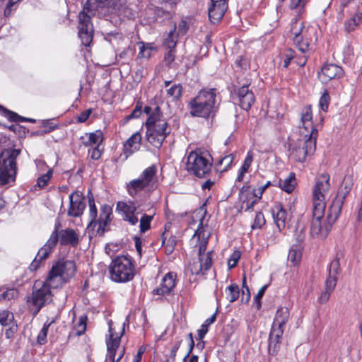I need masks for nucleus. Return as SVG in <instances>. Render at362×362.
Wrapping results in <instances>:
<instances>
[{"label":"nucleus","mask_w":362,"mask_h":362,"mask_svg":"<svg viewBox=\"0 0 362 362\" xmlns=\"http://www.w3.org/2000/svg\"><path fill=\"white\" fill-rule=\"evenodd\" d=\"M112 214V211L110 206L108 205H104L102 206L100 210V214L99 218L93 222L95 224H98V230H102L104 232L105 230V227L110 223L111 221V215Z\"/></svg>","instance_id":"bb28decb"},{"label":"nucleus","mask_w":362,"mask_h":362,"mask_svg":"<svg viewBox=\"0 0 362 362\" xmlns=\"http://www.w3.org/2000/svg\"><path fill=\"white\" fill-rule=\"evenodd\" d=\"M91 112H92L91 109H88L86 111L81 112L77 117V122H80V123L85 122L89 117Z\"/></svg>","instance_id":"680f3d73"},{"label":"nucleus","mask_w":362,"mask_h":362,"mask_svg":"<svg viewBox=\"0 0 362 362\" xmlns=\"http://www.w3.org/2000/svg\"><path fill=\"white\" fill-rule=\"evenodd\" d=\"M353 185H354V180H353L352 176L346 175L343 180L341 189H340L337 197H338L339 198H343V199H345L347 194L349 193V192L352 189Z\"/></svg>","instance_id":"2f4dec72"},{"label":"nucleus","mask_w":362,"mask_h":362,"mask_svg":"<svg viewBox=\"0 0 362 362\" xmlns=\"http://www.w3.org/2000/svg\"><path fill=\"white\" fill-rule=\"evenodd\" d=\"M252 160H253V153L252 151H248L247 153V156L243 161L242 167L244 169H246L247 170H248V169L251 166Z\"/></svg>","instance_id":"13d9d810"},{"label":"nucleus","mask_w":362,"mask_h":362,"mask_svg":"<svg viewBox=\"0 0 362 362\" xmlns=\"http://www.w3.org/2000/svg\"><path fill=\"white\" fill-rule=\"evenodd\" d=\"M0 110H2L4 111V112L5 113V116L7 117L11 121L17 122L27 120L26 119H24L18 115L16 113L4 108L1 105H0ZM28 120L30 122H34V119H29Z\"/></svg>","instance_id":"37998d69"},{"label":"nucleus","mask_w":362,"mask_h":362,"mask_svg":"<svg viewBox=\"0 0 362 362\" xmlns=\"http://www.w3.org/2000/svg\"><path fill=\"white\" fill-rule=\"evenodd\" d=\"M18 291L15 288H10L5 291L1 295V299L10 300L18 296Z\"/></svg>","instance_id":"864d4df0"},{"label":"nucleus","mask_w":362,"mask_h":362,"mask_svg":"<svg viewBox=\"0 0 362 362\" xmlns=\"http://www.w3.org/2000/svg\"><path fill=\"white\" fill-rule=\"evenodd\" d=\"M14 320L13 314L8 310H3L0 313V324L2 326L10 325Z\"/></svg>","instance_id":"ea45409f"},{"label":"nucleus","mask_w":362,"mask_h":362,"mask_svg":"<svg viewBox=\"0 0 362 362\" xmlns=\"http://www.w3.org/2000/svg\"><path fill=\"white\" fill-rule=\"evenodd\" d=\"M302 257L301 248L299 245L293 246L288 252V260L293 265H297L300 262Z\"/></svg>","instance_id":"473e14b6"},{"label":"nucleus","mask_w":362,"mask_h":362,"mask_svg":"<svg viewBox=\"0 0 362 362\" xmlns=\"http://www.w3.org/2000/svg\"><path fill=\"white\" fill-rule=\"evenodd\" d=\"M329 100H330V98H329V93L327 90H325L324 92V93L322 94V95L320 97V101H319L320 108L324 112H327L328 110Z\"/></svg>","instance_id":"8fccbe9b"},{"label":"nucleus","mask_w":362,"mask_h":362,"mask_svg":"<svg viewBox=\"0 0 362 362\" xmlns=\"http://www.w3.org/2000/svg\"><path fill=\"white\" fill-rule=\"evenodd\" d=\"M153 219V216L144 214L141 219L139 223L140 232L145 233L150 228L151 222Z\"/></svg>","instance_id":"a19ab883"},{"label":"nucleus","mask_w":362,"mask_h":362,"mask_svg":"<svg viewBox=\"0 0 362 362\" xmlns=\"http://www.w3.org/2000/svg\"><path fill=\"white\" fill-rule=\"evenodd\" d=\"M325 209H319L313 207V219L310 224V234L313 237L325 238L329 232L332 225L326 221L322 224Z\"/></svg>","instance_id":"f8f14e48"},{"label":"nucleus","mask_w":362,"mask_h":362,"mask_svg":"<svg viewBox=\"0 0 362 362\" xmlns=\"http://www.w3.org/2000/svg\"><path fill=\"white\" fill-rule=\"evenodd\" d=\"M52 175V170L49 169L47 173L42 175L37 179V185L40 188L45 187Z\"/></svg>","instance_id":"de8ad7c7"},{"label":"nucleus","mask_w":362,"mask_h":362,"mask_svg":"<svg viewBox=\"0 0 362 362\" xmlns=\"http://www.w3.org/2000/svg\"><path fill=\"white\" fill-rule=\"evenodd\" d=\"M274 222L279 231L285 228L287 221V214L281 204H277L272 209Z\"/></svg>","instance_id":"a878e982"},{"label":"nucleus","mask_w":362,"mask_h":362,"mask_svg":"<svg viewBox=\"0 0 362 362\" xmlns=\"http://www.w3.org/2000/svg\"><path fill=\"white\" fill-rule=\"evenodd\" d=\"M162 243H163V245H164L165 247V252L170 255L173 252L175 247L176 245V243H177L176 237L174 235H171L168 238H167V237L165 236V234L163 233L162 234Z\"/></svg>","instance_id":"72a5a7b5"},{"label":"nucleus","mask_w":362,"mask_h":362,"mask_svg":"<svg viewBox=\"0 0 362 362\" xmlns=\"http://www.w3.org/2000/svg\"><path fill=\"white\" fill-rule=\"evenodd\" d=\"M233 160V154H228L227 156H225L218 160L217 166L223 167L222 168L220 169L221 171H226L231 165Z\"/></svg>","instance_id":"58836bf2"},{"label":"nucleus","mask_w":362,"mask_h":362,"mask_svg":"<svg viewBox=\"0 0 362 362\" xmlns=\"http://www.w3.org/2000/svg\"><path fill=\"white\" fill-rule=\"evenodd\" d=\"M343 69L335 64H325L318 72V78L322 83H327L331 80L340 78L344 76Z\"/></svg>","instance_id":"2eb2a0df"},{"label":"nucleus","mask_w":362,"mask_h":362,"mask_svg":"<svg viewBox=\"0 0 362 362\" xmlns=\"http://www.w3.org/2000/svg\"><path fill=\"white\" fill-rule=\"evenodd\" d=\"M240 258V252L239 251H235L230 257L228 264L229 268H233L236 266L239 259Z\"/></svg>","instance_id":"6e6d98bb"},{"label":"nucleus","mask_w":362,"mask_h":362,"mask_svg":"<svg viewBox=\"0 0 362 362\" xmlns=\"http://www.w3.org/2000/svg\"><path fill=\"white\" fill-rule=\"evenodd\" d=\"M157 171V166L154 164L146 168L138 178L131 180L128 183L127 191L129 194L133 197L141 190L148 192L154 191L158 185Z\"/></svg>","instance_id":"0eeeda50"},{"label":"nucleus","mask_w":362,"mask_h":362,"mask_svg":"<svg viewBox=\"0 0 362 362\" xmlns=\"http://www.w3.org/2000/svg\"><path fill=\"white\" fill-rule=\"evenodd\" d=\"M141 135L139 132L133 134L124 144V153L127 157L132 155L140 148Z\"/></svg>","instance_id":"393cba45"},{"label":"nucleus","mask_w":362,"mask_h":362,"mask_svg":"<svg viewBox=\"0 0 362 362\" xmlns=\"http://www.w3.org/2000/svg\"><path fill=\"white\" fill-rule=\"evenodd\" d=\"M303 29V24L299 23L297 21L291 25V28L293 43L302 54H305L309 47L308 40L304 39Z\"/></svg>","instance_id":"f3484780"},{"label":"nucleus","mask_w":362,"mask_h":362,"mask_svg":"<svg viewBox=\"0 0 362 362\" xmlns=\"http://www.w3.org/2000/svg\"><path fill=\"white\" fill-rule=\"evenodd\" d=\"M249 87L250 83H244L236 91L239 105L245 110H250L255 100L254 93Z\"/></svg>","instance_id":"a211bd4d"},{"label":"nucleus","mask_w":362,"mask_h":362,"mask_svg":"<svg viewBox=\"0 0 362 362\" xmlns=\"http://www.w3.org/2000/svg\"><path fill=\"white\" fill-rule=\"evenodd\" d=\"M212 158L206 153L192 151L187 162V170L191 174L198 177H204L211 170Z\"/></svg>","instance_id":"6e6552de"},{"label":"nucleus","mask_w":362,"mask_h":362,"mask_svg":"<svg viewBox=\"0 0 362 362\" xmlns=\"http://www.w3.org/2000/svg\"><path fill=\"white\" fill-rule=\"evenodd\" d=\"M37 286L38 284L36 282L34 285L36 289L33 291L31 296L28 300V303L35 307V313H37L45 305L52 301L51 291L42 285L39 288H37Z\"/></svg>","instance_id":"4468645a"},{"label":"nucleus","mask_w":362,"mask_h":362,"mask_svg":"<svg viewBox=\"0 0 362 362\" xmlns=\"http://www.w3.org/2000/svg\"><path fill=\"white\" fill-rule=\"evenodd\" d=\"M216 318V313H214L211 317L206 319L198 330L199 339H202L208 332V327L214 323Z\"/></svg>","instance_id":"c9c22d12"},{"label":"nucleus","mask_w":362,"mask_h":362,"mask_svg":"<svg viewBox=\"0 0 362 362\" xmlns=\"http://www.w3.org/2000/svg\"><path fill=\"white\" fill-rule=\"evenodd\" d=\"M59 226L55 225L54 230L51 233L49 238L46 243L39 250L35 259L30 264L32 269H36L40 263L46 259L58 242L63 246H71L76 247L80 243V233L78 230L66 228L59 230Z\"/></svg>","instance_id":"f03ea898"},{"label":"nucleus","mask_w":362,"mask_h":362,"mask_svg":"<svg viewBox=\"0 0 362 362\" xmlns=\"http://www.w3.org/2000/svg\"><path fill=\"white\" fill-rule=\"evenodd\" d=\"M207 246V240H203L199 244V257H202L204 255H206L207 253H205Z\"/></svg>","instance_id":"69168bd1"},{"label":"nucleus","mask_w":362,"mask_h":362,"mask_svg":"<svg viewBox=\"0 0 362 362\" xmlns=\"http://www.w3.org/2000/svg\"><path fill=\"white\" fill-rule=\"evenodd\" d=\"M90 158L93 160H98L100 158L102 151L100 149V146L98 145L96 147L88 151Z\"/></svg>","instance_id":"052dcab7"},{"label":"nucleus","mask_w":362,"mask_h":362,"mask_svg":"<svg viewBox=\"0 0 362 362\" xmlns=\"http://www.w3.org/2000/svg\"><path fill=\"white\" fill-rule=\"evenodd\" d=\"M284 66L288 67V66L290 64V62L291 59H294L295 57V52L291 49H288L285 51L284 54Z\"/></svg>","instance_id":"5fc2aeb1"},{"label":"nucleus","mask_w":362,"mask_h":362,"mask_svg":"<svg viewBox=\"0 0 362 362\" xmlns=\"http://www.w3.org/2000/svg\"><path fill=\"white\" fill-rule=\"evenodd\" d=\"M176 27L174 25L173 30H170L168 35V37L165 39L164 45L168 49H174L177 44V37L175 34Z\"/></svg>","instance_id":"4c0bfd02"},{"label":"nucleus","mask_w":362,"mask_h":362,"mask_svg":"<svg viewBox=\"0 0 362 362\" xmlns=\"http://www.w3.org/2000/svg\"><path fill=\"white\" fill-rule=\"evenodd\" d=\"M300 136L292 149L291 156L298 162L303 163L307 156L313 155L316 149L318 131L313 121L311 106H305L301 112Z\"/></svg>","instance_id":"f257e3e1"},{"label":"nucleus","mask_w":362,"mask_h":362,"mask_svg":"<svg viewBox=\"0 0 362 362\" xmlns=\"http://www.w3.org/2000/svg\"><path fill=\"white\" fill-rule=\"evenodd\" d=\"M110 279L115 282L125 283L130 281L135 276V266L129 256L116 257L109 266Z\"/></svg>","instance_id":"39448f33"},{"label":"nucleus","mask_w":362,"mask_h":362,"mask_svg":"<svg viewBox=\"0 0 362 362\" xmlns=\"http://www.w3.org/2000/svg\"><path fill=\"white\" fill-rule=\"evenodd\" d=\"M89 216L90 218V224L93 223L97 217V208L95 204L93 198H89Z\"/></svg>","instance_id":"3c124183"},{"label":"nucleus","mask_w":362,"mask_h":362,"mask_svg":"<svg viewBox=\"0 0 362 362\" xmlns=\"http://www.w3.org/2000/svg\"><path fill=\"white\" fill-rule=\"evenodd\" d=\"M188 29V26L185 21L182 20L178 25L177 35H185Z\"/></svg>","instance_id":"0e129e2a"},{"label":"nucleus","mask_w":362,"mask_h":362,"mask_svg":"<svg viewBox=\"0 0 362 362\" xmlns=\"http://www.w3.org/2000/svg\"><path fill=\"white\" fill-rule=\"evenodd\" d=\"M218 92L215 88L201 90L189 102L190 114L194 117L208 118L217 110Z\"/></svg>","instance_id":"7ed1b4c3"},{"label":"nucleus","mask_w":362,"mask_h":362,"mask_svg":"<svg viewBox=\"0 0 362 362\" xmlns=\"http://www.w3.org/2000/svg\"><path fill=\"white\" fill-rule=\"evenodd\" d=\"M296 235V240L298 243H302L305 239L304 228H303V226H300V224L297 225Z\"/></svg>","instance_id":"4d7b16f0"},{"label":"nucleus","mask_w":362,"mask_h":362,"mask_svg":"<svg viewBox=\"0 0 362 362\" xmlns=\"http://www.w3.org/2000/svg\"><path fill=\"white\" fill-rule=\"evenodd\" d=\"M344 200L343 198L337 197L329 208L326 221L332 226L337 221L341 213Z\"/></svg>","instance_id":"b1692460"},{"label":"nucleus","mask_w":362,"mask_h":362,"mask_svg":"<svg viewBox=\"0 0 362 362\" xmlns=\"http://www.w3.org/2000/svg\"><path fill=\"white\" fill-rule=\"evenodd\" d=\"M124 323L121 325L119 333L115 332V327H113L112 321L108 322L109 336L106 339V344L107 349V358L110 362H119L124 354L125 349L120 346L121 337L124 333Z\"/></svg>","instance_id":"1a4fd4ad"},{"label":"nucleus","mask_w":362,"mask_h":362,"mask_svg":"<svg viewBox=\"0 0 362 362\" xmlns=\"http://www.w3.org/2000/svg\"><path fill=\"white\" fill-rule=\"evenodd\" d=\"M226 298L230 303L235 301L240 295L239 287L236 284H232L226 289Z\"/></svg>","instance_id":"f704fd0d"},{"label":"nucleus","mask_w":362,"mask_h":362,"mask_svg":"<svg viewBox=\"0 0 362 362\" xmlns=\"http://www.w3.org/2000/svg\"><path fill=\"white\" fill-rule=\"evenodd\" d=\"M51 324H52V322L45 323L43 327L40 330V332L37 336V342L40 344H44L46 343L48 328L51 325Z\"/></svg>","instance_id":"c03bdc74"},{"label":"nucleus","mask_w":362,"mask_h":362,"mask_svg":"<svg viewBox=\"0 0 362 362\" xmlns=\"http://www.w3.org/2000/svg\"><path fill=\"white\" fill-rule=\"evenodd\" d=\"M69 207L67 215L70 217L81 216L86 208L85 198L78 192H75L69 195Z\"/></svg>","instance_id":"dca6fc26"},{"label":"nucleus","mask_w":362,"mask_h":362,"mask_svg":"<svg viewBox=\"0 0 362 362\" xmlns=\"http://www.w3.org/2000/svg\"><path fill=\"white\" fill-rule=\"evenodd\" d=\"M340 272V262L339 257L337 256L335 259H334L329 264V274H332L333 276H337V274Z\"/></svg>","instance_id":"49530a36"},{"label":"nucleus","mask_w":362,"mask_h":362,"mask_svg":"<svg viewBox=\"0 0 362 362\" xmlns=\"http://www.w3.org/2000/svg\"><path fill=\"white\" fill-rule=\"evenodd\" d=\"M78 37L82 45L90 46L93 37V28L90 22V17L84 12H80L78 15Z\"/></svg>","instance_id":"ddd939ff"},{"label":"nucleus","mask_w":362,"mask_h":362,"mask_svg":"<svg viewBox=\"0 0 362 362\" xmlns=\"http://www.w3.org/2000/svg\"><path fill=\"white\" fill-rule=\"evenodd\" d=\"M239 198L243 204L248 200H252V199H254L252 194V192H250L248 187H243L240 190Z\"/></svg>","instance_id":"09e8293b"},{"label":"nucleus","mask_w":362,"mask_h":362,"mask_svg":"<svg viewBox=\"0 0 362 362\" xmlns=\"http://www.w3.org/2000/svg\"><path fill=\"white\" fill-rule=\"evenodd\" d=\"M139 52L138 54L139 57H145L147 58L150 56V52L148 51H146V48L144 44L141 45L139 47Z\"/></svg>","instance_id":"774afa93"},{"label":"nucleus","mask_w":362,"mask_h":362,"mask_svg":"<svg viewBox=\"0 0 362 362\" xmlns=\"http://www.w3.org/2000/svg\"><path fill=\"white\" fill-rule=\"evenodd\" d=\"M290 320V310L287 307H279L273 320L269 334V346L279 343L286 326Z\"/></svg>","instance_id":"9d476101"},{"label":"nucleus","mask_w":362,"mask_h":362,"mask_svg":"<svg viewBox=\"0 0 362 362\" xmlns=\"http://www.w3.org/2000/svg\"><path fill=\"white\" fill-rule=\"evenodd\" d=\"M330 187L329 175L321 174L317 179L313 188V207L325 209V197Z\"/></svg>","instance_id":"9b49d317"},{"label":"nucleus","mask_w":362,"mask_h":362,"mask_svg":"<svg viewBox=\"0 0 362 362\" xmlns=\"http://www.w3.org/2000/svg\"><path fill=\"white\" fill-rule=\"evenodd\" d=\"M52 268H56L55 271L58 273L66 282L71 278L76 272V265L74 262L71 260L59 261Z\"/></svg>","instance_id":"4be33fe9"},{"label":"nucleus","mask_w":362,"mask_h":362,"mask_svg":"<svg viewBox=\"0 0 362 362\" xmlns=\"http://www.w3.org/2000/svg\"><path fill=\"white\" fill-rule=\"evenodd\" d=\"M116 209L122 214L123 219L131 225L134 226L138 223L139 219L136 216L137 208L133 202H119Z\"/></svg>","instance_id":"aec40b11"},{"label":"nucleus","mask_w":362,"mask_h":362,"mask_svg":"<svg viewBox=\"0 0 362 362\" xmlns=\"http://www.w3.org/2000/svg\"><path fill=\"white\" fill-rule=\"evenodd\" d=\"M211 3V6L209 8V18L211 23H216L219 22L224 16L227 10V4L226 1Z\"/></svg>","instance_id":"5701e85b"},{"label":"nucleus","mask_w":362,"mask_h":362,"mask_svg":"<svg viewBox=\"0 0 362 362\" xmlns=\"http://www.w3.org/2000/svg\"><path fill=\"white\" fill-rule=\"evenodd\" d=\"M337 276L329 274L325 281V290L319 297V301L320 303H325L329 300L331 293L337 285Z\"/></svg>","instance_id":"cd10ccee"},{"label":"nucleus","mask_w":362,"mask_h":362,"mask_svg":"<svg viewBox=\"0 0 362 362\" xmlns=\"http://www.w3.org/2000/svg\"><path fill=\"white\" fill-rule=\"evenodd\" d=\"M87 317L82 315L79 318V321L75 325L76 334L79 336L83 334L86 329Z\"/></svg>","instance_id":"79ce46f5"},{"label":"nucleus","mask_w":362,"mask_h":362,"mask_svg":"<svg viewBox=\"0 0 362 362\" xmlns=\"http://www.w3.org/2000/svg\"><path fill=\"white\" fill-rule=\"evenodd\" d=\"M306 4L305 0H291L289 8L295 10L297 15H301L304 12V8Z\"/></svg>","instance_id":"e433bc0d"},{"label":"nucleus","mask_w":362,"mask_h":362,"mask_svg":"<svg viewBox=\"0 0 362 362\" xmlns=\"http://www.w3.org/2000/svg\"><path fill=\"white\" fill-rule=\"evenodd\" d=\"M146 138L149 143L156 148H160L170 133V128L163 118L159 107L154 109L153 113L146 122Z\"/></svg>","instance_id":"20e7f679"},{"label":"nucleus","mask_w":362,"mask_h":362,"mask_svg":"<svg viewBox=\"0 0 362 362\" xmlns=\"http://www.w3.org/2000/svg\"><path fill=\"white\" fill-rule=\"evenodd\" d=\"M83 144L85 146H90L93 144H100L103 141V134L100 130H97L91 133H86L81 137Z\"/></svg>","instance_id":"c756f323"},{"label":"nucleus","mask_w":362,"mask_h":362,"mask_svg":"<svg viewBox=\"0 0 362 362\" xmlns=\"http://www.w3.org/2000/svg\"><path fill=\"white\" fill-rule=\"evenodd\" d=\"M358 23L356 17H354L345 23L346 29L349 32H350L355 28V27L357 25Z\"/></svg>","instance_id":"e2e57ef3"},{"label":"nucleus","mask_w":362,"mask_h":362,"mask_svg":"<svg viewBox=\"0 0 362 362\" xmlns=\"http://www.w3.org/2000/svg\"><path fill=\"white\" fill-rule=\"evenodd\" d=\"M56 268H52L49 274L43 283L42 286H46L49 290L51 288H57L61 286L66 281L55 271Z\"/></svg>","instance_id":"c85d7f7f"},{"label":"nucleus","mask_w":362,"mask_h":362,"mask_svg":"<svg viewBox=\"0 0 362 362\" xmlns=\"http://www.w3.org/2000/svg\"><path fill=\"white\" fill-rule=\"evenodd\" d=\"M175 59V54L173 52V49H169L168 52L165 54L164 61L165 62L169 65L171 62H173Z\"/></svg>","instance_id":"338daca9"},{"label":"nucleus","mask_w":362,"mask_h":362,"mask_svg":"<svg viewBox=\"0 0 362 362\" xmlns=\"http://www.w3.org/2000/svg\"><path fill=\"white\" fill-rule=\"evenodd\" d=\"M265 223V219L263 214L262 212H257L256 214L254 223L252 226L253 229L260 228Z\"/></svg>","instance_id":"603ef678"},{"label":"nucleus","mask_w":362,"mask_h":362,"mask_svg":"<svg viewBox=\"0 0 362 362\" xmlns=\"http://www.w3.org/2000/svg\"><path fill=\"white\" fill-rule=\"evenodd\" d=\"M296 184L295 173H291L286 178L279 180V187L286 192L291 193L294 190Z\"/></svg>","instance_id":"7c9ffc66"},{"label":"nucleus","mask_w":362,"mask_h":362,"mask_svg":"<svg viewBox=\"0 0 362 362\" xmlns=\"http://www.w3.org/2000/svg\"><path fill=\"white\" fill-rule=\"evenodd\" d=\"M18 330V326L16 324H12L11 326L6 329L5 331V336L6 339H12L14 337L15 333Z\"/></svg>","instance_id":"bf43d9fd"},{"label":"nucleus","mask_w":362,"mask_h":362,"mask_svg":"<svg viewBox=\"0 0 362 362\" xmlns=\"http://www.w3.org/2000/svg\"><path fill=\"white\" fill-rule=\"evenodd\" d=\"M21 151L14 148H6L0 153V185L13 182L17 174L16 158Z\"/></svg>","instance_id":"423d86ee"},{"label":"nucleus","mask_w":362,"mask_h":362,"mask_svg":"<svg viewBox=\"0 0 362 362\" xmlns=\"http://www.w3.org/2000/svg\"><path fill=\"white\" fill-rule=\"evenodd\" d=\"M182 88L180 84H175L168 90V94L173 99H178L182 95Z\"/></svg>","instance_id":"a18cd8bd"},{"label":"nucleus","mask_w":362,"mask_h":362,"mask_svg":"<svg viewBox=\"0 0 362 362\" xmlns=\"http://www.w3.org/2000/svg\"><path fill=\"white\" fill-rule=\"evenodd\" d=\"M212 252H207L206 255L199 257L197 260H194L189 265V269L192 274H204V272L210 269L212 264Z\"/></svg>","instance_id":"412c9836"},{"label":"nucleus","mask_w":362,"mask_h":362,"mask_svg":"<svg viewBox=\"0 0 362 362\" xmlns=\"http://www.w3.org/2000/svg\"><path fill=\"white\" fill-rule=\"evenodd\" d=\"M176 285V275L169 272L164 276L160 285L153 291L155 295L164 296L173 293Z\"/></svg>","instance_id":"6ab92c4d"}]
</instances>
